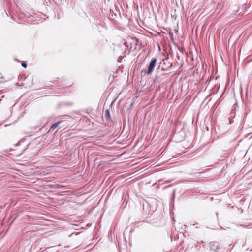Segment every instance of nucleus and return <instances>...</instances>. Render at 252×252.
Returning <instances> with one entry per match:
<instances>
[{
    "label": "nucleus",
    "mask_w": 252,
    "mask_h": 252,
    "mask_svg": "<svg viewBox=\"0 0 252 252\" xmlns=\"http://www.w3.org/2000/svg\"><path fill=\"white\" fill-rule=\"evenodd\" d=\"M157 60L155 58H152L151 62L148 66V70L147 73L148 74H150L153 71V70L155 66Z\"/></svg>",
    "instance_id": "obj_1"
},
{
    "label": "nucleus",
    "mask_w": 252,
    "mask_h": 252,
    "mask_svg": "<svg viewBox=\"0 0 252 252\" xmlns=\"http://www.w3.org/2000/svg\"><path fill=\"white\" fill-rule=\"evenodd\" d=\"M210 247L211 250L216 251L219 249V245L217 242H212L210 243Z\"/></svg>",
    "instance_id": "obj_2"
},
{
    "label": "nucleus",
    "mask_w": 252,
    "mask_h": 252,
    "mask_svg": "<svg viewBox=\"0 0 252 252\" xmlns=\"http://www.w3.org/2000/svg\"><path fill=\"white\" fill-rule=\"evenodd\" d=\"M61 122V121H59L57 123L53 124L51 126L49 131H53L55 128H56L59 126Z\"/></svg>",
    "instance_id": "obj_3"
},
{
    "label": "nucleus",
    "mask_w": 252,
    "mask_h": 252,
    "mask_svg": "<svg viewBox=\"0 0 252 252\" xmlns=\"http://www.w3.org/2000/svg\"><path fill=\"white\" fill-rule=\"evenodd\" d=\"M22 66L23 67H24L26 68V66H27V64H26V63H22Z\"/></svg>",
    "instance_id": "obj_4"
},
{
    "label": "nucleus",
    "mask_w": 252,
    "mask_h": 252,
    "mask_svg": "<svg viewBox=\"0 0 252 252\" xmlns=\"http://www.w3.org/2000/svg\"><path fill=\"white\" fill-rule=\"evenodd\" d=\"M106 113H107V114L109 115V112L108 110H107L106 111Z\"/></svg>",
    "instance_id": "obj_5"
}]
</instances>
